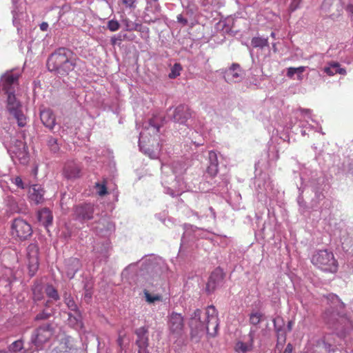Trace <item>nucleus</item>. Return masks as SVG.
Listing matches in <instances>:
<instances>
[{
  "instance_id": "f257e3e1",
  "label": "nucleus",
  "mask_w": 353,
  "mask_h": 353,
  "mask_svg": "<svg viewBox=\"0 0 353 353\" xmlns=\"http://www.w3.org/2000/svg\"><path fill=\"white\" fill-rule=\"evenodd\" d=\"M20 70H12L5 72L0 79V87L5 95V112L9 118L16 120L19 127L23 128L28 123L26 108L15 94L19 89Z\"/></svg>"
},
{
  "instance_id": "f03ea898",
  "label": "nucleus",
  "mask_w": 353,
  "mask_h": 353,
  "mask_svg": "<svg viewBox=\"0 0 353 353\" xmlns=\"http://www.w3.org/2000/svg\"><path fill=\"white\" fill-rule=\"evenodd\" d=\"M327 299L330 301V305L323 313V321L340 337H344L353 329L352 321L342 311L345 305L336 294H329Z\"/></svg>"
},
{
  "instance_id": "7ed1b4c3",
  "label": "nucleus",
  "mask_w": 353,
  "mask_h": 353,
  "mask_svg": "<svg viewBox=\"0 0 353 353\" xmlns=\"http://www.w3.org/2000/svg\"><path fill=\"white\" fill-rule=\"evenodd\" d=\"M140 264V272L147 279L157 281L159 279L167 276L169 268L164 259L161 257L150 254L143 256L139 262L128 265L123 271L122 274L127 276L130 273L137 271V265Z\"/></svg>"
},
{
  "instance_id": "20e7f679",
  "label": "nucleus",
  "mask_w": 353,
  "mask_h": 353,
  "mask_svg": "<svg viewBox=\"0 0 353 353\" xmlns=\"http://www.w3.org/2000/svg\"><path fill=\"white\" fill-rule=\"evenodd\" d=\"M186 170L185 165L180 161L173 162L171 165L162 164L161 184L164 192L172 197L181 195L183 192V182L180 176Z\"/></svg>"
},
{
  "instance_id": "39448f33",
  "label": "nucleus",
  "mask_w": 353,
  "mask_h": 353,
  "mask_svg": "<svg viewBox=\"0 0 353 353\" xmlns=\"http://www.w3.org/2000/svg\"><path fill=\"white\" fill-rule=\"evenodd\" d=\"M190 327L192 332L195 334H201L205 332L214 336L217 333L219 327L218 313L214 305H210L206 308L205 317L201 319V310L196 309L191 315Z\"/></svg>"
},
{
  "instance_id": "423d86ee",
  "label": "nucleus",
  "mask_w": 353,
  "mask_h": 353,
  "mask_svg": "<svg viewBox=\"0 0 353 353\" xmlns=\"http://www.w3.org/2000/svg\"><path fill=\"white\" fill-rule=\"evenodd\" d=\"M77 58L74 52L66 48H59L52 52L47 61L49 71L61 75L68 74L77 65Z\"/></svg>"
},
{
  "instance_id": "0eeeda50",
  "label": "nucleus",
  "mask_w": 353,
  "mask_h": 353,
  "mask_svg": "<svg viewBox=\"0 0 353 353\" xmlns=\"http://www.w3.org/2000/svg\"><path fill=\"white\" fill-rule=\"evenodd\" d=\"M300 186H298L299 196L298 197V203L301 207L303 203L302 193L305 187L310 185L312 190L315 192V196L317 200H321L323 195L321 192L316 190V185L322 182L319 173L316 170H312L309 168L303 166L301 168L299 174Z\"/></svg>"
},
{
  "instance_id": "6e6552de",
  "label": "nucleus",
  "mask_w": 353,
  "mask_h": 353,
  "mask_svg": "<svg viewBox=\"0 0 353 353\" xmlns=\"http://www.w3.org/2000/svg\"><path fill=\"white\" fill-rule=\"evenodd\" d=\"M312 263L324 272H336L338 263L332 252L327 250H316L311 259Z\"/></svg>"
},
{
  "instance_id": "1a4fd4ad",
  "label": "nucleus",
  "mask_w": 353,
  "mask_h": 353,
  "mask_svg": "<svg viewBox=\"0 0 353 353\" xmlns=\"http://www.w3.org/2000/svg\"><path fill=\"white\" fill-rule=\"evenodd\" d=\"M160 128L161 125L159 123L157 119L154 117L145 123L144 130L141 131L139 134V149L144 154H148L151 159H157L159 157V152L151 150L150 148H145L143 145L144 139L148 134L150 136L157 135L159 132Z\"/></svg>"
},
{
  "instance_id": "9d476101",
  "label": "nucleus",
  "mask_w": 353,
  "mask_h": 353,
  "mask_svg": "<svg viewBox=\"0 0 353 353\" xmlns=\"http://www.w3.org/2000/svg\"><path fill=\"white\" fill-rule=\"evenodd\" d=\"M255 190L259 201H266V199H273L277 190L274 188L269 176L261 173L255 179Z\"/></svg>"
},
{
  "instance_id": "9b49d317",
  "label": "nucleus",
  "mask_w": 353,
  "mask_h": 353,
  "mask_svg": "<svg viewBox=\"0 0 353 353\" xmlns=\"http://www.w3.org/2000/svg\"><path fill=\"white\" fill-rule=\"evenodd\" d=\"M54 333V330L50 323H45L39 326L32 334L30 343L34 346V351L43 350V345L48 342Z\"/></svg>"
},
{
  "instance_id": "f8f14e48",
  "label": "nucleus",
  "mask_w": 353,
  "mask_h": 353,
  "mask_svg": "<svg viewBox=\"0 0 353 353\" xmlns=\"http://www.w3.org/2000/svg\"><path fill=\"white\" fill-rule=\"evenodd\" d=\"M12 23L19 34L22 32V28L28 22V15L26 12V4L22 0H12Z\"/></svg>"
},
{
  "instance_id": "ddd939ff",
  "label": "nucleus",
  "mask_w": 353,
  "mask_h": 353,
  "mask_svg": "<svg viewBox=\"0 0 353 353\" xmlns=\"http://www.w3.org/2000/svg\"><path fill=\"white\" fill-rule=\"evenodd\" d=\"M295 117L296 118H300V119H304L305 120L306 124L303 123L302 121L300 122L299 126L302 128L301 130V134L303 136H305V134H308L307 131H314V132H319L322 134H324V133L321 131V127L319 126L318 123H316V125H312V123H309V121L310 120L312 123H315V121L312 117V112L310 109H302L300 108L297 110H296L294 112Z\"/></svg>"
},
{
  "instance_id": "4468645a",
  "label": "nucleus",
  "mask_w": 353,
  "mask_h": 353,
  "mask_svg": "<svg viewBox=\"0 0 353 353\" xmlns=\"http://www.w3.org/2000/svg\"><path fill=\"white\" fill-rule=\"evenodd\" d=\"M11 232L13 236L18 238L20 241H23L32 235V229L26 221L21 218H16L12 224Z\"/></svg>"
},
{
  "instance_id": "2eb2a0df",
  "label": "nucleus",
  "mask_w": 353,
  "mask_h": 353,
  "mask_svg": "<svg viewBox=\"0 0 353 353\" xmlns=\"http://www.w3.org/2000/svg\"><path fill=\"white\" fill-rule=\"evenodd\" d=\"M94 205L92 203H81L74 208L75 219L84 222L93 218Z\"/></svg>"
},
{
  "instance_id": "dca6fc26",
  "label": "nucleus",
  "mask_w": 353,
  "mask_h": 353,
  "mask_svg": "<svg viewBox=\"0 0 353 353\" xmlns=\"http://www.w3.org/2000/svg\"><path fill=\"white\" fill-rule=\"evenodd\" d=\"M212 234L208 231L204 230L201 228H199L196 227H193L192 225H185V232L181 238V243L184 244L187 240V239H211Z\"/></svg>"
},
{
  "instance_id": "f3484780",
  "label": "nucleus",
  "mask_w": 353,
  "mask_h": 353,
  "mask_svg": "<svg viewBox=\"0 0 353 353\" xmlns=\"http://www.w3.org/2000/svg\"><path fill=\"white\" fill-rule=\"evenodd\" d=\"M168 328L173 334L180 335L184 327V319L183 316L177 312H172L168 316Z\"/></svg>"
},
{
  "instance_id": "a211bd4d",
  "label": "nucleus",
  "mask_w": 353,
  "mask_h": 353,
  "mask_svg": "<svg viewBox=\"0 0 353 353\" xmlns=\"http://www.w3.org/2000/svg\"><path fill=\"white\" fill-rule=\"evenodd\" d=\"M243 72L238 63H232L231 66L225 70L223 77L226 82L238 83L243 79Z\"/></svg>"
},
{
  "instance_id": "6ab92c4d",
  "label": "nucleus",
  "mask_w": 353,
  "mask_h": 353,
  "mask_svg": "<svg viewBox=\"0 0 353 353\" xmlns=\"http://www.w3.org/2000/svg\"><path fill=\"white\" fill-rule=\"evenodd\" d=\"M191 117L192 113L189 108L185 105H180L175 108L172 119L175 123L188 125V121Z\"/></svg>"
},
{
  "instance_id": "aec40b11",
  "label": "nucleus",
  "mask_w": 353,
  "mask_h": 353,
  "mask_svg": "<svg viewBox=\"0 0 353 353\" xmlns=\"http://www.w3.org/2000/svg\"><path fill=\"white\" fill-rule=\"evenodd\" d=\"M223 280V272L220 268L215 269L210 274L206 285V291L208 293L214 292L222 284Z\"/></svg>"
},
{
  "instance_id": "412c9836",
  "label": "nucleus",
  "mask_w": 353,
  "mask_h": 353,
  "mask_svg": "<svg viewBox=\"0 0 353 353\" xmlns=\"http://www.w3.org/2000/svg\"><path fill=\"white\" fill-rule=\"evenodd\" d=\"M281 143H285V139L275 136L272 137L268 150V157L270 162H275L279 159V152L281 149L279 145Z\"/></svg>"
},
{
  "instance_id": "4be33fe9",
  "label": "nucleus",
  "mask_w": 353,
  "mask_h": 353,
  "mask_svg": "<svg viewBox=\"0 0 353 353\" xmlns=\"http://www.w3.org/2000/svg\"><path fill=\"white\" fill-rule=\"evenodd\" d=\"M39 115L43 125L50 130H52L57 123L56 116L52 110L48 108H41Z\"/></svg>"
},
{
  "instance_id": "5701e85b",
  "label": "nucleus",
  "mask_w": 353,
  "mask_h": 353,
  "mask_svg": "<svg viewBox=\"0 0 353 353\" xmlns=\"http://www.w3.org/2000/svg\"><path fill=\"white\" fill-rule=\"evenodd\" d=\"M28 269L30 276H34L39 268L37 248L34 245L28 248Z\"/></svg>"
},
{
  "instance_id": "b1692460",
  "label": "nucleus",
  "mask_w": 353,
  "mask_h": 353,
  "mask_svg": "<svg viewBox=\"0 0 353 353\" xmlns=\"http://www.w3.org/2000/svg\"><path fill=\"white\" fill-rule=\"evenodd\" d=\"M81 268V262L77 258H70L65 261V274L72 279Z\"/></svg>"
},
{
  "instance_id": "393cba45",
  "label": "nucleus",
  "mask_w": 353,
  "mask_h": 353,
  "mask_svg": "<svg viewBox=\"0 0 353 353\" xmlns=\"http://www.w3.org/2000/svg\"><path fill=\"white\" fill-rule=\"evenodd\" d=\"M110 248V241L107 239L101 242H97L93 247V251L96 256L100 260L105 259L108 257V251Z\"/></svg>"
},
{
  "instance_id": "a878e982",
  "label": "nucleus",
  "mask_w": 353,
  "mask_h": 353,
  "mask_svg": "<svg viewBox=\"0 0 353 353\" xmlns=\"http://www.w3.org/2000/svg\"><path fill=\"white\" fill-rule=\"evenodd\" d=\"M208 161L209 165L207 168V174H209L211 177H214L217 174L219 171L218 154L215 151H209Z\"/></svg>"
},
{
  "instance_id": "bb28decb",
  "label": "nucleus",
  "mask_w": 353,
  "mask_h": 353,
  "mask_svg": "<svg viewBox=\"0 0 353 353\" xmlns=\"http://www.w3.org/2000/svg\"><path fill=\"white\" fill-rule=\"evenodd\" d=\"M94 230L97 234L102 236H108L114 231V225L112 222L104 219L98 223Z\"/></svg>"
},
{
  "instance_id": "cd10ccee",
  "label": "nucleus",
  "mask_w": 353,
  "mask_h": 353,
  "mask_svg": "<svg viewBox=\"0 0 353 353\" xmlns=\"http://www.w3.org/2000/svg\"><path fill=\"white\" fill-rule=\"evenodd\" d=\"M323 72L329 76H334L336 74L345 75L346 70L336 61H330L327 65L324 67Z\"/></svg>"
},
{
  "instance_id": "c85d7f7f",
  "label": "nucleus",
  "mask_w": 353,
  "mask_h": 353,
  "mask_svg": "<svg viewBox=\"0 0 353 353\" xmlns=\"http://www.w3.org/2000/svg\"><path fill=\"white\" fill-rule=\"evenodd\" d=\"M44 190L40 185H33L30 189V199L36 204L43 203L44 201Z\"/></svg>"
},
{
  "instance_id": "c756f323",
  "label": "nucleus",
  "mask_w": 353,
  "mask_h": 353,
  "mask_svg": "<svg viewBox=\"0 0 353 353\" xmlns=\"http://www.w3.org/2000/svg\"><path fill=\"white\" fill-rule=\"evenodd\" d=\"M254 332V330H253L252 329L250 330V333L248 334L250 339L248 343H243L242 341H239L236 343L235 350L238 353H246L252 350Z\"/></svg>"
},
{
  "instance_id": "7c9ffc66",
  "label": "nucleus",
  "mask_w": 353,
  "mask_h": 353,
  "mask_svg": "<svg viewBox=\"0 0 353 353\" xmlns=\"http://www.w3.org/2000/svg\"><path fill=\"white\" fill-rule=\"evenodd\" d=\"M68 315V325L77 331L81 330L83 327V323L81 312L78 311L77 312H74V314L69 312Z\"/></svg>"
},
{
  "instance_id": "2f4dec72",
  "label": "nucleus",
  "mask_w": 353,
  "mask_h": 353,
  "mask_svg": "<svg viewBox=\"0 0 353 353\" xmlns=\"http://www.w3.org/2000/svg\"><path fill=\"white\" fill-rule=\"evenodd\" d=\"M135 334L137 335L136 345L137 347L148 346V329L146 327H141L136 330Z\"/></svg>"
},
{
  "instance_id": "473e14b6",
  "label": "nucleus",
  "mask_w": 353,
  "mask_h": 353,
  "mask_svg": "<svg viewBox=\"0 0 353 353\" xmlns=\"http://www.w3.org/2000/svg\"><path fill=\"white\" fill-rule=\"evenodd\" d=\"M81 168L75 162H68L64 167V175L68 179H74L79 176Z\"/></svg>"
},
{
  "instance_id": "72a5a7b5",
  "label": "nucleus",
  "mask_w": 353,
  "mask_h": 353,
  "mask_svg": "<svg viewBox=\"0 0 353 353\" xmlns=\"http://www.w3.org/2000/svg\"><path fill=\"white\" fill-rule=\"evenodd\" d=\"M38 221L46 228L52 224L53 216L52 212L48 208H43L38 212Z\"/></svg>"
},
{
  "instance_id": "f704fd0d",
  "label": "nucleus",
  "mask_w": 353,
  "mask_h": 353,
  "mask_svg": "<svg viewBox=\"0 0 353 353\" xmlns=\"http://www.w3.org/2000/svg\"><path fill=\"white\" fill-rule=\"evenodd\" d=\"M306 67L299 66L298 68L290 67L287 69V77L292 79H296L299 81L303 79V73L305 72Z\"/></svg>"
},
{
  "instance_id": "c9c22d12",
  "label": "nucleus",
  "mask_w": 353,
  "mask_h": 353,
  "mask_svg": "<svg viewBox=\"0 0 353 353\" xmlns=\"http://www.w3.org/2000/svg\"><path fill=\"white\" fill-rule=\"evenodd\" d=\"M273 323H274L275 331L278 334V340L280 341H282V342H285V332L283 330L284 323L283 321V319L280 317L274 319Z\"/></svg>"
},
{
  "instance_id": "e433bc0d",
  "label": "nucleus",
  "mask_w": 353,
  "mask_h": 353,
  "mask_svg": "<svg viewBox=\"0 0 353 353\" xmlns=\"http://www.w3.org/2000/svg\"><path fill=\"white\" fill-rule=\"evenodd\" d=\"M121 23L123 26V29L125 31L139 30L141 27L140 23L132 21L130 19L123 15L121 16Z\"/></svg>"
},
{
  "instance_id": "4c0bfd02",
  "label": "nucleus",
  "mask_w": 353,
  "mask_h": 353,
  "mask_svg": "<svg viewBox=\"0 0 353 353\" xmlns=\"http://www.w3.org/2000/svg\"><path fill=\"white\" fill-rule=\"evenodd\" d=\"M265 319V314L261 311H252L250 314L249 321L252 325H257Z\"/></svg>"
},
{
  "instance_id": "58836bf2",
  "label": "nucleus",
  "mask_w": 353,
  "mask_h": 353,
  "mask_svg": "<svg viewBox=\"0 0 353 353\" xmlns=\"http://www.w3.org/2000/svg\"><path fill=\"white\" fill-rule=\"evenodd\" d=\"M63 298L65 304L71 312H77L79 311L77 303L70 294L65 293Z\"/></svg>"
},
{
  "instance_id": "ea45409f",
  "label": "nucleus",
  "mask_w": 353,
  "mask_h": 353,
  "mask_svg": "<svg viewBox=\"0 0 353 353\" xmlns=\"http://www.w3.org/2000/svg\"><path fill=\"white\" fill-rule=\"evenodd\" d=\"M147 6L145 8L146 12H150L153 14H157L161 10V6L159 3V0H146Z\"/></svg>"
},
{
  "instance_id": "a19ab883",
  "label": "nucleus",
  "mask_w": 353,
  "mask_h": 353,
  "mask_svg": "<svg viewBox=\"0 0 353 353\" xmlns=\"http://www.w3.org/2000/svg\"><path fill=\"white\" fill-rule=\"evenodd\" d=\"M84 293H83V299L85 302L88 303L91 301L92 297V284L90 282H86L84 283L83 286Z\"/></svg>"
},
{
  "instance_id": "79ce46f5",
  "label": "nucleus",
  "mask_w": 353,
  "mask_h": 353,
  "mask_svg": "<svg viewBox=\"0 0 353 353\" xmlns=\"http://www.w3.org/2000/svg\"><path fill=\"white\" fill-rule=\"evenodd\" d=\"M182 70L183 68L181 63H175L170 69L168 77L171 79H176L177 77L180 76Z\"/></svg>"
},
{
  "instance_id": "37998d69",
  "label": "nucleus",
  "mask_w": 353,
  "mask_h": 353,
  "mask_svg": "<svg viewBox=\"0 0 353 353\" xmlns=\"http://www.w3.org/2000/svg\"><path fill=\"white\" fill-rule=\"evenodd\" d=\"M23 343L21 340H17L13 342L8 347L10 353H25V352H21L23 349Z\"/></svg>"
},
{
  "instance_id": "c03bdc74",
  "label": "nucleus",
  "mask_w": 353,
  "mask_h": 353,
  "mask_svg": "<svg viewBox=\"0 0 353 353\" xmlns=\"http://www.w3.org/2000/svg\"><path fill=\"white\" fill-rule=\"evenodd\" d=\"M252 46L254 48H263L268 46V40L263 37H254L251 41Z\"/></svg>"
},
{
  "instance_id": "a18cd8bd",
  "label": "nucleus",
  "mask_w": 353,
  "mask_h": 353,
  "mask_svg": "<svg viewBox=\"0 0 353 353\" xmlns=\"http://www.w3.org/2000/svg\"><path fill=\"white\" fill-rule=\"evenodd\" d=\"M191 141L196 147L203 145V139L196 130H191Z\"/></svg>"
},
{
  "instance_id": "49530a36",
  "label": "nucleus",
  "mask_w": 353,
  "mask_h": 353,
  "mask_svg": "<svg viewBox=\"0 0 353 353\" xmlns=\"http://www.w3.org/2000/svg\"><path fill=\"white\" fill-rule=\"evenodd\" d=\"M45 292L47 296L54 301H57L60 298L57 290L52 285H48L45 289Z\"/></svg>"
},
{
  "instance_id": "de8ad7c7",
  "label": "nucleus",
  "mask_w": 353,
  "mask_h": 353,
  "mask_svg": "<svg viewBox=\"0 0 353 353\" xmlns=\"http://www.w3.org/2000/svg\"><path fill=\"white\" fill-rule=\"evenodd\" d=\"M47 145L50 151L53 153H57V152H59L60 149L59 145L57 142V139L52 137H50L48 138Z\"/></svg>"
},
{
  "instance_id": "09e8293b",
  "label": "nucleus",
  "mask_w": 353,
  "mask_h": 353,
  "mask_svg": "<svg viewBox=\"0 0 353 353\" xmlns=\"http://www.w3.org/2000/svg\"><path fill=\"white\" fill-rule=\"evenodd\" d=\"M143 293L145 301L150 304L154 303L155 301L162 300V296L160 294H151L147 290H144Z\"/></svg>"
},
{
  "instance_id": "8fccbe9b",
  "label": "nucleus",
  "mask_w": 353,
  "mask_h": 353,
  "mask_svg": "<svg viewBox=\"0 0 353 353\" xmlns=\"http://www.w3.org/2000/svg\"><path fill=\"white\" fill-rule=\"evenodd\" d=\"M120 27L121 24L117 19L109 20L107 23V28L111 32L117 31Z\"/></svg>"
},
{
  "instance_id": "3c124183",
  "label": "nucleus",
  "mask_w": 353,
  "mask_h": 353,
  "mask_svg": "<svg viewBox=\"0 0 353 353\" xmlns=\"http://www.w3.org/2000/svg\"><path fill=\"white\" fill-rule=\"evenodd\" d=\"M17 147H18L17 150L19 151H17L14 148H12V147H10L8 149V151L12 152L14 153L15 154H17V153L19 152V154H22L23 157L26 156V154L24 153V152L21 150V149L24 150V148H25V145H24L23 142L22 141H17Z\"/></svg>"
},
{
  "instance_id": "603ef678",
  "label": "nucleus",
  "mask_w": 353,
  "mask_h": 353,
  "mask_svg": "<svg viewBox=\"0 0 353 353\" xmlns=\"http://www.w3.org/2000/svg\"><path fill=\"white\" fill-rule=\"evenodd\" d=\"M95 188L97 194L99 196H104L107 194V188L106 185L104 183H95Z\"/></svg>"
},
{
  "instance_id": "864d4df0",
  "label": "nucleus",
  "mask_w": 353,
  "mask_h": 353,
  "mask_svg": "<svg viewBox=\"0 0 353 353\" xmlns=\"http://www.w3.org/2000/svg\"><path fill=\"white\" fill-rule=\"evenodd\" d=\"M121 1H122V3L127 8H129L130 10H134L137 7V0H121Z\"/></svg>"
},
{
  "instance_id": "5fc2aeb1",
  "label": "nucleus",
  "mask_w": 353,
  "mask_h": 353,
  "mask_svg": "<svg viewBox=\"0 0 353 353\" xmlns=\"http://www.w3.org/2000/svg\"><path fill=\"white\" fill-rule=\"evenodd\" d=\"M51 316V314L46 310L42 311L41 312L37 314L35 316V321L45 320L48 319Z\"/></svg>"
},
{
  "instance_id": "6e6d98bb",
  "label": "nucleus",
  "mask_w": 353,
  "mask_h": 353,
  "mask_svg": "<svg viewBox=\"0 0 353 353\" xmlns=\"http://www.w3.org/2000/svg\"><path fill=\"white\" fill-rule=\"evenodd\" d=\"M12 181L14 184H15L17 188L20 189H25L26 186L22 181V179L20 176H16L14 179H12Z\"/></svg>"
},
{
  "instance_id": "4d7b16f0",
  "label": "nucleus",
  "mask_w": 353,
  "mask_h": 353,
  "mask_svg": "<svg viewBox=\"0 0 353 353\" xmlns=\"http://www.w3.org/2000/svg\"><path fill=\"white\" fill-rule=\"evenodd\" d=\"M34 299L36 300H41L42 298L41 288L40 286H36L33 289Z\"/></svg>"
},
{
  "instance_id": "13d9d810",
  "label": "nucleus",
  "mask_w": 353,
  "mask_h": 353,
  "mask_svg": "<svg viewBox=\"0 0 353 353\" xmlns=\"http://www.w3.org/2000/svg\"><path fill=\"white\" fill-rule=\"evenodd\" d=\"M301 1V0H292V2L289 7L290 12L295 11L299 7Z\"/></svg>"
},
{
  "instance_id": "bf43d9fd",
  "label": "nucleus",
  "mask_w": 353,
  "mask_h": 353,
  "mask_svg": "<svg viewBox=\"0 0 353 353\" xmlns=\"http://www.w3.org/2000/svg\"><path fill=\"white\" fill-rule=\"evenodd\" d=\"M155 216L157 217V219H158L159 221H161V222H163V223L165 224V221H166V218H167V213L165 212H162L161 213H159V214H157L155 215Z\"/></svg>"
},
{
  "instance_id": "052dcab7",
  "label": "nucleus",
  "mask_w": 353,
  "mask_h": 353,
  "mask_svg": "<svg viewBox=\"0 0 353 353\" xmlns=\"http://www.w3.org/2000/svg\"><path fill=\"white\" fill-rule=\"evenodd\" d=\"M346 10L348 13L351 21L353 23V4H349L346 8Z\"/></svg>"
},
{
  "instance_id": "680f3d73",
  "label": "nucleus",
  "mask_w": 353,
  "mask_h": 353,
  "mask_svg": "<svg viewBox=\"0 0 353 353\" xmlns=\"http://www.w3.org/2000/svg\"><path fill=\"white\" fill-rule=\"evenodd\" d=\"M123 336H121L120 334H119L118 339L117 340V345H119L120 348V352H122L123 350Z\"/></svg>"
},
{
  "instance_id": "e2e57ef3",
  "label": "nucleus",
  "mask_w": 353,
  "mask_h": 353,
  "mask_svg": "<svg viewBox=\"0 0 353 353\" xmlns=\"http://www.w3.org/2000/svg\"><path fill=\"white\" fill-rule=\"evenodd\" d=\"M176 19H177V21L181 24H183V26H185L187 25L188 23V20L186 19H185L182 14H179L177 17H176Z\"/></svg>"
},
{
  "instance_id": "0e129e2a",
  "label": "nucleus",
  "mask_w": 353,
  "mask_h": 353,
  "mask_svg": "<svg viewBox=\"0 0 353 353\" xmlns=\"http://www.w3.org/2000/svg\"><path fill=\"white\" fill-rule=\"evenodd\" d=\"M148 346L138 347V353H150L148 350Z\"/></svg>"
},
{
  "instance_id": "69168bd1",
  "label": "nucleus",
  "mask_w": 353,
  "mask_h": 353,
  "mask_svg": "<svg viewBox=\"0 0 353 353\" xmlns=\"http://www.w3.org/2000/svg\"><path fill=\"white\" fill-rule=\"evenodd\" d=\"M48 23L47 22H42L40 25H39V28H40V30H42V31H47L48 29Z\"/></svg>"
},
{
  "instance_id": "338daca9",
  "label": "nucleus",
  "mask_w": 353,
  "mask_h": 353,
  "mask_svg": "<svg viewBox=\"0 0 353 353\" xmlns=\"http://www.w3.org/2000/svg\"><path fill=\"white\" fill-rule=\"evenodd\" d=\"M293 346L291 343H288L283 352V353H292Z\"/></svg>"
},
{
  "instance_id": "774afa93",
  "label": "nucleus",
  "mask_w": 353,
  "mask_h": 353,
  "mask_svg": "<svg viewBox=\"0 0 353 353\" xmlns=\"http://www.w3.org/2000/svg\"><path fill=\"white\" fill-rule=\"evenodd\" d=\"M148 17V14H145V21H148L149 22H155L157 20V19H158L157 17H155L154 19H147Z\"/></svg>"
}]
</instances>
